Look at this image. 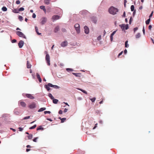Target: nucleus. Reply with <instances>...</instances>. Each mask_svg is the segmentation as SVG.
I'll return each instance as SVG.
<instances>
[{
  "label": "nucleus",
  "mask_w": 154,
  "mask_h": 154,
  "mask_svg": "<svg viewBox=\"0 0 154 154\" xmlns=\"http://www.w3.org/2000/svg\"><path fill=\"white\" fill-rule=\"evenodd\" d=\"M119 11L118 9L113 6L111 7L109 9V13L113 15H115L116 14L117 12Z\"/></svg>",
  "instance_id": "1"
},
{
  "label": "nucleus",
  "mask_w": 154,
  "mask_h": 154,
  "mask_svg": "<svg viewBox=\"0 0 154 154\" xmlns=\"http://www.w3.org/2000/svg\"><path fill=\"white\" fill-rule=\"evenodd\" d=\"M16 34L20 37H23L26 38V36L22 32L20 31H17Z\"/></svg>",
  "instance_id": "2"
},
{
  "label": "nucleus",
  "mask_w": 154,
  "mask_h": 154,
  "mask_svg": "<svg viewBox=\"0 0 154 154\" xmlns=\"http://www.w3.org/2000/svg\"><path fill=\"white\" fill-rule=\"evenodd\" d=\"M60 17L57 15H55L52 16V20L54 22V21L59 19Z\"/></svg>",
  "instance_id": "3"
},
{
  "label": "nucleus",
  "mask_w": 154,
  "mask_h": 154,
  "mask_svg": "<svg viewBox=\"0 0 154 154\" xmlns=\"http://www.w3.org/2000/svg\"><path fill=\"white\" fill-rule=\"evenodd\" d=\"M74 27L75 28L77 32L79 33L80 32V26L79 24H76L75 26Z\"/></svg>",
  "instance_id": "4"
},
{
  "label": "nucleus",
  "mask_w": 154,
  "mask_h": 154,
  "mask_svg": "<svg viewBox=\"0 0 154 154\" xmlns=\"http://www.w3.org/2000/svg\"><path fill=\"white\" fill-rule=\"evenodd\" d=\"M24 44V42L22 40H20V41L18 43V45L19 48H22Z\"/></svg>",
  "instance_id": "5"
},
{
  "label": "nucleus",
  "mask_w": 154,
  "mask_h": 154,
  "mask_svg": "<svg viewBox=\"0 0 154 154\" xmlns=\"http://www.w3.org/2000/svg\"><path fill=\"white\" fill-rule=\"evenodd\" d=\"M29 107L31 109L34 108L36 107V104L35 103H32L30 105H29Z\"/></svg>",
  "instance_id": "6"
},
{
  "label": "nucleus",
  "mask_w": 154,
  "mask_h": 154,
  "mask_svg": "<svg viewBox=\"0 0 154 154\" xmlns=\"http://www.w3.org/2000/svg\"><path fill=\"white\" fill-rule=\"evenodd\" d=\"M47 19L45 17H43L42 19V21L41 22V24H44L47 21Z\"/></svg>",
  "instance_id": "7"
},
{
  "label": "nucleus",
  "mask_w": 154,
  "mask_h": 154,
  "mask_svg": "<svg viewBox=\"0 0 154 154\" xmlns=\"http://www.w3.org/2000/svg\"><path fill=\"white\" fill-rule=\"evenodd\" d=\"M67 44L68 43L67 41H64L61 43V45L62 47H65L67 45Z\"/></svg>",
  "instance_id": "8"
},
{
  "label": "nucleus",
  "mask_w": 154,
  "mask_h": 154,
  "mask_svg": "<svg viewBox=\"0 0 154 154\" xmlns=\"http://www.w3.org/2000/svg\"><path fill=\"white\" fill-rule=\"evenodd\" d=\"M26 96L27 98L30 99H33L34 98V97L30 94H26Z\"/></svg>",
  "instance_id": "9"
},
{
  "label": "nucleus",
  "mask_w": 154,
  "mask_h": 154,
  "mask_svg": "<svg viewBox=\"0 0 154 154\" xmlns=\"http://www.w3.org/2000/svg\"><path fill=\"white\" fill-rule=\"evenodd\" d=\"M84 28L85 33L86 34H88L89 32V29L88 27L87 26H84Z\"/></svg>",
  "instance_id": "10"
},
{
  "label": "nucleus",
  "mask_w": 154,
  "mask_h": 154,
  "mask_svg": "<svg viewBox=\"0 0 154 154\" xmlns=\"http://www.w3.org/2000/svg\"><path fill=\"white\" fill-rule=\"evenodd\" d=\"M49 87H53L54 88L56 89L58 88H59V87L57 86L56 85H53L51 84L50 83H49Z\"/></svg>",
  "instance_id": "11"
},
{
  "label": "nucleus",
  "mask_w": 154,
  "mask_h": 154,
  "mask_svg": "<svg viewBox=\"0 0 154 154\" xmlns=\"http://www.w3.org/2000/svg\"><path fill=\"white\" fill-rule=\"evenodd\" d=\"M45 53L46 54V56L45 57V59L48 65V54H47V51H45Z\"/></svg>",
  "instance_id": "12"
},
{
  "label": "nucleus",
  "mask_w": 154,
  "mask_h": 154,
  "mask_svg": "<svg viewBox=\"0 0 154 154\" xmlns=\"http://www.w3.org/2000/svg\"><path fill=\"white\" fill-rule=\"evenodd\" d=\"M72 74L75 76L78 77H81L82 75L80 73H72Z\"/></svg>",
  "instance_id": "13"
},
{
  "label": "nucleus",
  "mask_w": 154,
  "mask_h": 154,
  "mask_svg": "<svg viewBox=\"0 0 154 154\" xmlns=\"http://www.w3.org/2000/svg\"><path fill=\"white\" fill-rule=\"evenodd\" d=\"M36 76L39 82H41L42 81V79L41 78L39 75L38 73H36Z\"/></svg>",
  "instance_id": "14"
},
{
  "label": "nucleus",
  "mask_w": 154,
  "mask_h": 154,
  "mask_svg": "<svg viewBox=\"0 0 154 154\" xmlns=\"http://www.w3.org/2000/svg\"><path fill=\"white\" fill-rule=\"evenodd\" d=\"M27 67L28 68H30L31 67V65L30 63H29V61H27Z\"/></svg>",
  "instance_id": "15"
},
{
  "label": "nucleus",
  "mask_w": 154,
  "mask_h": 154,
  "mask_svg": "<svg viewBox=\"0 0 154 154\" xmlns=\"http://www.w3.org/2000/svg\"><path fill=\"white\" fill-rule=\"evenodd\" d=\"M20 105L23 107H25L26 106V104L24 102L21 101L20 102Z\"/></svg>",
  "instance_id": "16"
},
{
  "label": "nucleus",
  "mask_w": 154,
  "mask_h": 154,
  "mask_svg": "<svg viewBox=\"0 0 154 154\" xmlns=\"http://www.w3.org/2000/svg\"><path fill=\"white\" fill-rule=\"evenodd\" d=\"M59 26H57L55 27L54 28V31L55 32H57V31H59Z\"/></svg>",
  "instance_id": "17"
},
{
  "label": "nucleus",
  "mask_w": 154,
  "mask_h": 154,
  "mask_svg": "<svg viewBox=\"0 0 154 154\" xmlns=\"http://www.w3.org/2000/svg\"><path fill=\"white\" fill-rule=\"evenodd\" d=\"M125 25L124 24H122L119 25V26L121 27L122 30H125Z\"/></svg>",
  "instance_id": "18"
},
{
  "label": "nucleus",
  "mask_w": 154,
  "mask_h": 154,
  "mask_svg": "<svg viewBox=\"0 0 154 154\" xmlns=\"http://www.w3.org/2000/svg\"><path fill=\"white\" fill-rule=\"evenodd\" d=\"M46 109V108L45 107L41 108H40L38 111V112H41L43 111Z\"/></svg>",
  "instance_id": "19"
},
{
  "label": "nucleus",
  "mask_w": 154,
  "mask_h": 154,
  "mask_svg": "<svg viewBox=\"0 0 154 154\" xmlns=\"http://www.w3.org/2000/svg\"><path fill=\"white\" fill-rule=\"evenodd\" d=\"M40 8L42 9L45 12H46V10L45 9V6L43 5L41 6L40 7Z\"/></svg>",
  "instance_id": "20"
},
{
  "label": "nucleus",
  "mask_w": 154,
  "mask_h": 154,
  "mask_svg": "<svg viewBox=\"0 0 154 154\" xmlns=\"http://www.w3.org/2000/svg\"><path fill=\"white\" fill-rule=\"evenodd\" d=\"M44 128L42 127L41 126H39V127L37 128V130L38 131L39 130H43Z\"/></svg>",
  "instance_id": "21"
},
{
  "label": "nucleus",
  "mask_w": 154,
  "mask_h": 154,
  "mask_svg": "<svg viewBox=\"0 0 154 154\" xmlns=\"http://www.w3.org/2000/svg\"><path fill=\"white\" fill-rule=\"evenodd\" d=\"M35 29L36 32L37 33L38 35H40L41 34V33H39V32H38V27H37V26H35Z\"/></svg>",
  "instance_id": "22"
},
{
  "label": "nucleus",
  "mask_w": 154,
  "mask_h": 154,
  "mask_svg": "<svg viewBox=\"0 0 154 154\" xmlns=\"http://www.w3.org/2000/svg\"><path fill=\"white\" fill-rule=\"evenodd\" d=\"M140 37V33H138L135 35V37L136 38H139Z\"/></svg>",
  "instance_id": "23"
},
{
  "label": "nucleus",
  "mask_w": 154,
  "mask_h": 154,
  "mask_svg": "<svg viewBox=\"0 0 154 154\" xmlns=\"http://www.w3.org/2000/svg\"><path fill=\"white\" fill-rule=\"evenodd\" d=\"M58 101V100L57 99H54L53 100V102L54 104L57 103Z\"/></svg>",
  "instance_id": "24"
},
{
  "label": "nucleus",
  "mask_w": 154,
  "mask_h": 154,
  "mask_svg": "<svg viewBox=\"0 0 154 154\" xmlns=\"http://www.w3.org/2000/svg\"><path fill=\"white\" fill-rule=\"evenodd\" d=\"M13 12L15 13H18L19 12V9H14Z\"/></svg>",
  "instance_id": "25"
},
{
  "label": "nucleus",
  "mask_w": 154,
  "mask_h": 154,
  "mask_svg": "<svg viewBox=\"0 0 154 154\" xmlns=\"http://www.w3.org/2000/svg\"><path fill=\"white\" fill-rule=\"evenodd\" d=\"M2 10L3 11H7V9L6 7L4 6V7H2Z\"/></svg>",
  "instance_id": "26"
},
{
  "label": "nucleus",
  "mask_w": 154,
  "mask_h": 154,
  "mask_svg": "<svg viewBox=\"0 0 154 154\" xmlns=\"http://www.w3.org/2000/svg\"><path fill=\"white\" fill-rule=\"evenodd\" d=\"M37 126L35 124L33 126L29 128V129H33L35 128Z\"/></svg>",
  "instance_id": "27"
},
{
  "label": "nucleus",
  "mask_w": 154,
  "mask_h": 154,
  "mask_svg": "<svg viewBox=\"0 0 154 154\" xmlns=\"http://www.w3.org/2000/svg\"><path fill=\"white\" fill-rule=\"evenodd\" d=\"M150 21V18H149L146 21V25H148L149 24Z\"/></svg>",
  "instance_id": "28"
},
{
  "label": "nucleus",
  "mask_w": 154,
  "mask_h": 154,
  "mask_svg": "<svg viewBox=\"0 0 154 154\" xmlns=\"http://www.w3.org/2000/svg\"><path fill=\"white\" fill-rule=\"evenodd\" d=\"M49 97L52 100L54 99V97L52 96V94L50 93H49Z\"/></svg>",
  "instance_id": "29"
},
{
  "label": "nucleus",
  "mask_w": 154,
  "mask_h": 154,
  "mask_svg": "<svg viewBox=\"0 0 154 154\" xmlns=\"http://www.w3.org/2000/svg\"><path fill=\"white\" fill-rule=\"evenodd\" d=\"M128 41H126L125 43V47L126 48H128L129 47V45L128 44Z\"/></svg>",
  "instance_id": "30"
},
{
  "label": "nucleus",
  "mask_w": 154,
  "mask_h": 154,
  "mask_svg": "<svg viewBox=\"0 0 154 154\" xmlns=\"http://www.w3.org/2000/svg\"><path fill=\"white\" fill-rule=\"evenodd\" d=\"M66 119L65 118H63L61 119V123H63L66 120Z\"/></svg>",
  "instance_id": "31"
},
{
  "label": "nucleus",
  "mask_w": 154,
  "mask_h": 154,
  "mask_svg": "<svg viewBox=\"0 0 154 154\" xmlns=\"http://www.w3.org/2000/svg\"><path fill=\"white\" fill-rule=\"evenodd\" d=\"M134 5H131V11H133L134 10Z\"/></svg>",
  "instance_id": "32"
},
{
  "label": "nucleus",
  "mask_w": 154,
  "mask_h": 154,
  "mask_svg": "<svg viewBox=\"0 0 154 154\" xmlns=\"http://www.w3.org/2000/svg\"><path fill=\"white\" fill-rule=\"evenodd\" d=\"M96 98L95 97H94L90 99V100H91V102H94L95 101V100H96Z\"/></svg>",
  "instance_id": "33"
},
{
  "label": "nucleus",
  "mask_w": 154,
  "mask_h": 154,
  "mask_svg": "<svg viewBox=\"0 0 154 154\" xmlns=\"http://www.w3.org/2000/svg\"><path fill=\"white\" fill-rule=\"evenodd\" d=\"M14 113L17 115H18L19 114V112L17 111V109H15L14 111Z\"/></svg>",
  "instance_id": "34"
},
{
  "label": "nucleus",
  "mask_w": 154,
  "mask_h": 154,
  "mask_svg": "<svg viewBox=\"0 0 154 154\" xmlns=\"http://www.w3.org/2000/svg\"><path fill=\"white\" fill-rule=\"evenodd\" d=\"M79 90H80L82 92L84 93H85V94H87V92L86 91H85V90H83L82 89H79Z\"/></svg>",
  "instance_id": "35"
},
{
  "label": "nucleus",
  "mask_w": 154,
  "mask_h": 154,
  "mask_svg": "<svg viewBox=\"0 0 154 154\" xmlns=\"http://www.w3.org/2000/svg\"><path fill=\"white\" fill-rule=\"evenodd\" d=\"M19 9V11H24V9L23 7H21V8H20L19 9Z\"/></svg>",
  "instance_id": "36"
},
{
  "label": "nucleus",
  "mask_w": 154,
  "mask_h": 154,
  "mask_svg": "<svg viewBox=\"0 0 154 154\" xmlns=\"http://www.w3.org/2000/svg\"><path fill=\"white\" fill-rule=\"evenodd\" d=\"M18 18L21 21L23 20V17L21 16H19L18 17Z\"/></svg>",
  "instance_id": "37"
},
{
  "label": "nucleus",
  "mask_w": 154,
  "mask_h": 154,
  "mask_svg": "<svg viewBox=\"0 0 154 154\" xmlns=\"http://www.w3.org/2000/svg\"><path fill=\"white\" fill-rule=\"evenodd\" d=\"M32 135L31 134H30L28 136V138L29 139H31L32 138Z\"/></svg>",
  "instance_id": "38"
},
{
  "label": "nucleus",
  "mask_w": 154,
  "mask_h": 154,
  "mask_svg": "<svg viewBox=\"0 0 154 154\" xmlns=\"http://www.w3.org/2000/svg\"><path fill=\"white\" fill-rule=\"evenodd\" d=\"M30 118V116L25 117L23 118V120H25V119H29Z\"/></svg>",
  "instance_id": "39"
},
{
  "label": "nucleus",
  "mask_w": 154,
  "mask_h": 154,
  "mask_svg": "<svg viewBox=\"0 0 154 154\" xmlns=\"http://www.w3.org/2000/svg\"><path fill=\"white\" fill-rule=\"evenodd\" d=\"M66 71H73V70L72 69H71V68H67L66 69Z\"/></svg>",
  "instance_id": "40"
},
{
  "label": "nucleus",
  "mask_w": 154,
  "mask_h": 154,
  "mask_svg": "<svg viewBox=\"0 0 154 154\" xmlns=\"http://www.w3.org/2000/svg\"><path fill=\"white\" fill-rule=\"evenodd\" d=\"M45 87L46 89L48 91V84L45 85Z\"/></svg>",
  "instance_id": "41"
},
{
  "label": "nucleus",
  "mask_w": 154,
  "mask_h": 154,
  "mask_svg": "<svg viewBox=\"0 0 154 154\" xmlns=\"http://www.w3.org/2000/svg\"><path fill=\"white\" fill-rule=\"evenodd\" d=\"M38 138V137L35 138H34L33 139V141L34 142H37V139Z\"/></svg>",
  "instance_id": "42"
},
{
  "label": "nucleus",
  "mask_w": 154,
  "mask_h": 154,
  "mask_svg": "<svg viewBox=\"0 0 154 154\" xmlns=\"http://www.w3.org/2000/svg\"><path fill=\"white\" fill-rule=\"evenodd\" d=\"M62 31L63 32H66V29H65L64 28H62Z\"/></svg>",
  "instance_id": "43"
},
{
  "label": "nucleus",
  "mask_w": 154,
  "mask_h": 154,
  "mask_svg": "<svg viewBox=\"0 0 154 154\" xmlns=\"http://www.w3.org/2000/svg\"><path fill=\"white\" fill-rule=\"evenodd\" d=\"M17 41V40L16 39H13L12 41H11V42L12 43H15Z\"/></svg>",
  "instance_id": "44"
},
{
  "label": "nucleus",
  "mask_w": 154,
  "mask_h": 154,
  "mask_svg": "<svg viewBox=\"0 0 154 154\" xmlns=\"http://www.w3.org/2000/svg\"><path fill=\"white\" fill-rule=\"evenodd\" d=\"M36 15L35 14V13H33V14H32V17L33 18H35L36 17Z\"/></svg>",
  "instance_id": "45"
},
{
  "label": "nucleus",
  "mask_w": 154,
  "mask_h": 154,
  "mask_svg": "<svg viewBox=\"0 0 154 154\" xmlns=\"http://www.w3.org/2000/svg\"><path fill=\"white\" fill-rule=\"evenodd\" d=\"M20 3V2L19 0H17L16 1V4H17L18 5Z\"/></svg>",
  "instance_id": "46"
},
{
  "label": "nucleus",
  "mask_w": 154,
  "mask_h": 154,
  "mask_svg": "<svg viewBox=\"0 0 154 154\" xmlns=\"http://www.w3.org/2000/svg\"><path fill=\"white\" fill-rule=\"evenodd\" d=\"M138 29V28L137 27H135V28H134V32H135Z\"/></svg>",
  "instance_id": "47"
},
{
  "label": "nucleus",
  "mask_w": 154,
  "mask_h": 154,
  "mask_svg": "<svg viewBox=\"0 0 154 154\" xmlns=\"http://www.w3.org/2000/svg\"><path fill=\"white\" fill-rule=\"evenodd\" d=\"M123 52V51H122V52H121L118 55V57H119V56L121 55L122 54V53Z\"/></svg>",
  "instance_id": "48"
},
{
  "label": "nucleus",
  "mask_w": 154,
  "mask_h": 154,
  "mask_svg": "<svg viewBox=\"0 0 154 154\" xmlns=\"http://www.w3.org/2000/svg\"><path fill=\"white\" fill-rule=\"evenodd\" d=\"M18 129L19 130V131H22L23 130V128H21V127H19L18 128Z\"/></svg>",
  "instance_id": "49"
},
{
  "label": "nucleus",
  "mask_w": 154,
  "mask_h": 154,
  "mask_svg": "<svg viewBox=\"0 0 154 154\" xmlns=\"http://www.w3.org/2000/svg\"><path fill=\"white\" fill-rule=\"evenodd\" d=\"M45 4L48 5V0H45Z\"/></svg>",
  "instance_id": "50"
},
{
  "label": "nucleus",
  "mask_w": 154,
  "mask_h": 154,
  "mask_svg": "<svg viewBox=\"0 0 154 154\" xmlns=\"http://www.w3.org/2000/svg\"><path fill=\"white\" fill-rule=\"evenodd\" d=\"M113 35H110V40L111 42H112L113 40Z\"/></svg>",
  "instance_id": "51"
},
{
  "label": "nucleus",
  "mask_w": 154,
  "mask_h": 154,
  "mask_svg": "<svg viewBox=\"0 0 154 154\" xmlns=\"http://www.w3.org/2000/svg\"><path fill=\"white\" fill-rule=\"evenodd\" d=\"M116 31H113L112 32V33L111 34V35L113 36L114 35V34L116 33Z\"/></svg>",
  "instance_id": "52"
},
{
  "label": "nucleus",
  "mask_w": 154,
  "mask_h": 154,
  "mask_svg": "<svg viewBox=\"0 0 154 154\" xmlns=\"http://www.w3.org/2000/svg\"><path fill=\"white\" fill-rule=\"evenodd\" d=\"M125 29L126 30L128 29V24L126 25L125 26Z\"/></svg>",
  "instance_id": "53"
},
{
  "label": "nucleus",
  "mask_w": 154,
  "mask_h": 154,
  "mask_svg": "<svg viewBox=\"0 0 154 154\" xmlns=\"http://www.w3.org/2000/svg\"><path fill=\"white\" fill-rule=\"evenodd\" d=\"M127 2L126 0H124V6L125 7H126V3Z\"/></svg>",
  "instance_id": "54"
},
{
  "label": "nucleus",
  "mask_w": 154,
  "mask_h": 154,
  "mask_svg": "<svg viewBox=\"0 0 154 154\" xmlns=\"http://www.w3.org/2000/svg\"><path fill=\"white\" fill-rule=\"evenodd\" d=\"M101 39V35H100L97 38V39L98 40H100V39Z\"/></svg>",
  "instance_id": "55"
},
{
  "label": "nucleus",
  "mask_w": 154,
  "mask_h": 154,
  "mask_svg": "<svg viewBox=\"0 0 154 154\" xmlns=\"http://www.w3.org/2000/svg\"><path fill=\"white\" fill-rule=\"evenodd\" d=\"M68 110V109H67L66 108H65L63 112H66Z\"/></svg>",
  "instance_id": "56"
},
{
  "label": "nucleus",
  "mask_w": 154,
  "mask_h": 154,
  "mask_svg": "<svg viewBox=\"0 0 154 154\" xmlns=\"http://www.w3.org/2000/svg\"><path fill=\"white\" fill-rule=\"evenodd\" d=\"M132 21V17H131L130 18V20H129L130 24L131 23V22Z\"/></svg>",
  "instance_id": "57"
},
{
  "label": "nucleus",
  "mask_w": 154,
  "mask_h": 154,
  "mask_svg": "<svg viewBox=\"0 0 154 154\" xmlns=\"http://www.w3.org/2000/svg\"><path fill=\"white\" fill-rule=\"evenodd\" d=\"M153 13V11H152L151 14H150L149 15V17L150 18L152 16Z\"/></svg>",
  "instance_id": "58"
},
{
  "label": "nucleus",
  "mask_w": 154,
  "mask_h": 154,
  "mask_svg": "<svg viewBox=\"0 0 154 154\" xmlns=\"http://www.w3.org/2000/svg\"><path fill=\"white\" fill-rule=\"evenodd\" d=\"M143 34L144 35L145 34V31L144 28V27H143Z\"/></svg>",
  "instance_id": "59"
},
{
  "label": "nucleus",
  "mask_w": 154,
  "mask_h": 154,
  "mask_svg": "<svg viewBox=\"0 0 154 154\" xmlns=\"http://www.w3.org/2000/svg\"><path fill=\"white\" fill-rule=\"evenodd\" d=\"M63 111L61 110H60L59 112V113L60 114H62Z\"/></svg>",
  "instance_id": "60"
},
{
  "label": "nucleus",
  "mask_w": 154,
  "mask_h": 154,
  "mask_svg": "<svg viewBox=\"0 0 154 154\" xmlns=\"http://www.w3.org/2000/svg\"><path fill=\"white\" fill-rule=\"evenodd\" d=\"M122 17H125V13L124 12L123 13V15H122Z\"/></svg>",
  "instance_id": "61"
},
{
  "label": "nucleus",
  "mask_w": 154,
  "mask_h": 154,
  "mask_svg": "<svg viewBox=\"0 0 154 154\" xmlns=\"http://www.w3.org/2000/svg\"><path fill=\"white\" fill-rule=\"evenodd\" d=\"M152 26L151 25H150L149 26V30H151L152 28Z\"/></svg>",
  "instance_id": "62"
},
{
  "label": "nucleus",
  "mask_w": 154,
  "mask_h": 154,
  "mask_svg": "<svg viewBox=\"0 0 154 154\" xmlns=\"http://www.w3.org/2000/svg\"><path fill=\"white\" fill-rule=\"evenodd\" d=\"M97 124H95V126L93 128V129H95L96 128V127H97Z\"/></svg>",
  "instance_id": "63"
},
{
  "label": "nucleus",
  "mask_w": 154,
  "mask_h": 154,
  "mask_svg": "<svg viewBox=\"0 0 154 154\" xmlns=\"http://www.w3.org/2000/svg\"><path fill=\"white\" fill-rule=\"evenodd\" d=\"M44 113L45 114H47L48 113V111H45L44 112Z\"/></svg>",
  "instance_id": "64"
}]
</instances>
